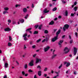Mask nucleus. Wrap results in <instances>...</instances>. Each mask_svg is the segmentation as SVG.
<instances>
[{
    "label": "nucleus",
    "mask_w": 78,
    "mask_h": 78,
    "mask_svg": "<svg viewBox=\"0 0 78 78\" xmlns=\"http://www.w3.org/2000/svg\"><path fill=\"white\" fill-rule=\"evenodd\" d=\"M28 14H27L26 15V16L24 17V19H27L28 18Z\"/></svg>",
    "instance_id": "2f4dec72"
},
{
    "label": "nucleus",
    "mask_w": 78,
    "mask_h": 78,
    "mask_svg": "<svg viewBox=\"0 0 78 78\" xmlns=\"http://www.w3.org/2000/svg\"><path fill=\"white\" fill-rule=\"evenodd\" d=\"M22 75H23V76L25 75V73L24 71H22Z\"/></svg>",
    "instance_id": "72a5a7b5"
},
{
    "label": "nucleus",
    "mask_w": 78,
    "mask_h": 78,
    "mask_svg": "<svg viewBox=\"0 0 78 78\" xmlns=\"http://www.w3.org/2000/svg\"><path fill=\"white\" fill-rule=\"evenodd\" d=\"M39 62L40 63L41 62V59L40 58H37L36 59V64H37V63H39Z\"/></svg>",
    "instance_id": "20e7f679"
},
{
    "label": "nucleus",
    "mask_w": 78,
    "mask_h": 78,
    "mask_svg": "<svg viewBox=\"0 0 78 78\" xmlns=\"http://www.w3.org/2000/svg\"><path fill=\"white\" fill-rule=\"evenodd\" d=\"M47 10V9H45L44 10V13H47L48 12H49V10Z\"/></svg>",
    "instance_id": "f8f14e48"
},
{
    "label": "nucleus",
    "mask_w": 78,
    "mask_h": 78,
    "mask_svg": "<svg viewBox=\"0 0 78 78\" xmlns=\"http://www.w3.org/2000/svg\"><path fill=\"white\" fill-rule=\"evenodd\" d=\"M29 65L30 66H34V61L33 60H31L30 63H29Z\"/></svg>",
    "instance_id": "7ed1b4c3"
},
{
    "label": "nucleus",
    "mask_w": 78,
    "mask_h": 78,
    "mask_svg": "<svg viewBox=\"0 0 78 78\" xmlns=\"http://www.w3.org/2000/svg\"><path fill=\"white\" fill-rule=\"evenodd\" d=\"M39 27L38 25H36L35 26V28H36V29H37V27Z\"/></svg>",
    "instance_id": "37998d69"
},
{
    "label": "nucleus",
    "mask_w": 78,
    "mask_h": 78,
    "mask_svg": "<svg viewBox=\"0 0 78 78\" xmlns=\"http://www.w3.org/2000/svg\"><path fill=\"white\" fill-rule=\"evenodd\" d=\"M8 45L9 47H11L12 45V44L10 42H9L8 43Z\"/></svg>",
    "instance_id": "5701e85b"
},
{
    "label": "nucleus",
    "mask_w": 78,
    "mask_h": 78,
    "mask_svg": "<svg viewBox=\"0 0 78 78\" xmlns=\"http://www.w3.org/2000/svg\"><path fill=\"white\" fill-rule=\"evenodd\" d=\"M66 36V35H63L62 37V39H64V37H65Z\"/></svg>",
    "instance_id": "4d7b16f0"
},
{
    "label": "nucleus",
    "mask_w": 78,
    "mask_h": 78,
    "mask_svg": "<svg viewBox=\"0 0 78 78\" xmlns=\"http://www.w3.org/2000/svg\"><path fill=\"white\" fill-rule=\"evenodd\" d=\"M48 33V31L47 30H45L44 31V33L45 34H47V33Z\"/></svg>",
    "instance_id": "393cba45"
},
{
    "label": "nucleus",
    "mask_w": 78,
    "mask_h": 78,
    "mask_svg": "<svg viewBox=\"0 0 78 78\" xmlns=\"http://www.w3.org/2000/svg\"><path fill=\"white\" fill-rule=\"evenodd\" d=\"M57 56V55L55 54V55H52L51 57L52 59H54V58H55V57Z\"/></svg>",
    "instance_id": "4468645a"
},
{
    "label": "nucleus",
    "mask_w": 78,
    "mask_h": 78,
    "mask_svg": "<svg viewBox=\"0 0 78 78\" xmlns=\"http://www.w3.org/2000/svg\"><path fill=\"white\" fill-rule=\"evenodd\" d=\"M4 78H7V76H6V75H5Z\"/></svg>",
    "instance_id": "338daca9"
},
{
    "label": "nucleus",
    "mask_w": 78,
    "mask_h": 78,
    "mask_svg": "<svg viewBox=\"0 0 78 78\" xmlns=\"http://www.w3.org/2000/svg\"><path fill=\"white\" fill-rule=\"evenodd\" d=\"M60 33H61V30L59 29L58 31L56 33V37L58 38V36L59 35V34H60Z\"/></svg>",
    "instance_id": "423d86ee"
},
{
    "label": "nucleus",
    "mask_w": 78,
    "mask_h": 78,
    "mask_svg": "<svg viewBox=\"0 0 78 78\" xmlns=\"http://www.w3.org/2000/svg\"><path fill=\"white\" fill-rule=\"evenodd\" d=\"M34 78H37V77L36 76V75H34Z\"/></svg>",
    "instance_id": "774afa93"
},
{
    "label": "nucleus",
    "mask_w": 78,
    "mask_h": 78,
    "mask_svg": "<svg viewBox=\"0 0 78 78\" xmlns=\"http://www.w3.org/2000/svg\"><path fill=\"white\" fill-rule=\"evenodd\" d=\"M10 30H11V29L9 28H7L4 29V31H9Z\"/></svg>",
    "instance_id": "6e6552de"
},
{
    "label": "nucleus",
    "mask_w": 78,
    "mask_h": 78,
    "mask_svg": "<svg viewBox=\"0 0 78 78\" xmlns=\"http://www.w3.org/2000/svg\"><path fill=\"white\" fill-rule=\"evenodd\" d=\"M37 69H41V66H37Z\"/></svg>",
    "instance_id": "c03bdc74"
},
{
    "label": "nucleus",
    "mask_w": 78,
    "mask_h": 78,
    "mask_svg": "<svg viewBox=\"0 0 78 78\" xmlns=\"http://www.w3.org/2000/svg\"><path fill=\"white\" fill-rule=\"evenodd\" d=\"M69 27V25L68 24H66L64 25V27H63V29L64 31H66V29H68Z\"/></svg>",
    "instance_id": "f257e3e1"
},
{
    "label": "nucleus",
    "mask_w": 78,
    "mask_h": 78,
    "mask_svg": "<svg viewBox=\"0 0 78 78\" xmlns=\"http://www.w3.org/2000/svg\"><path fill=\"white\" fill-rule=\"evenodd\" d=\"M19 21L21 23H23L24 22V20L23 19H21L19 20Z\"/></svg>",
    "instance_id": "ddd939ff"
},
{
    "label": "nucleus",
    "mask_w": 78,
    "mask_h": 78,
    "mask_svg": "<svg viewBox=\"0 0 78 78\" xmlns=\"http://www.w3.org/2000/svg\"><path fill=\"white\" fill-rule=\"evenodd\" d=\"M46 39H44L43 40V41H42V42H44L45 41H46Z\"/></svg>",
    "instance_id": "13d9d810"
},
{
    "label": "nucleus",
    "mask_w": 78,
    "mask_h": 78,
    "mask_svg": "<svg viewBox=\"0 0 78 78\" xmlns=\"http://www.w3.org/2000/svg\"><path fill=\"white\" fill-rule=\"evenodd\" d=\"M8 21L9 23H11V20H9Z\"/></svg>",
    "instance_id": "79ce46f5"
},
{
    "label": "nucleus",
    "mask_w": 78,
    "mask_h": 78,
    "mask_svg": "<svg viewBox=\"0 0 78 78\" xmlns=\"http://www.w3.org/2000/svg\"><path fill=\"white\" fill-rule=\"evenodd\" d=\"M76 4H77V2H75L74 3V5H76Z\"/></svg>",
    "instance_id": "8fccbe9b"
},
{
    "label": "nucleus",
    "mask_w": 78,
    "mask_h": 78,
    "mask_svg": "<svg viewBox=\"0 0 78 78\" xmlns=\"http://www.w3.org/2000/svg\"><path fill=\"white\" fill-rule=\"evenodd\" d=\"M76 71H74L73 73V74L74 75H76Z\"/></svg>",
    "instance_id": "864d4df0"
},
{
    "label": "nucleus",
    "mask_w": 78,
    "mask_h": 78,
    "mask_svg": "<svg viewBox=\"0 0 78 78\" xmlns=\"http://www.w3.org/2000/svg\"><path fill=\"white\" fill-rule=\"evenodd\" d=\"M28 68V65L27 64H26L24 66V68L27 69Z\"/></svg>",
    "instance_id": "b1692460"
},
{
    "label": "nucleus",
    "mask_w": 78,
    "mask_h": 78,
    "mask_svg": "<svg viewBox=\"0 0 78 78\" xmlns=\"http://www.w3.org/2000/svg\"><path fill=\"white\" fill-rule=\"evenodd\" d=\"M44 77H46L47 76V74H44Z\"/></svg>",
    "instance_id": "bf43d9fd"
},
{
    "label": "nucleus",
    "mask_w": 78,
    "mask_h": 78,
    "mask_svg": "<svg viewBox=\"0 0 78 78\" xmlns=\"http://www.w3.org/2000/svg\"><path fill=\"white\" fill-rule=\"evenodd\" d=\"M57 10V8L56 7H55L52 9V11H55Z\"/></svg>",
    "instance_id": "aec40b11"
},
{
    "label": "nucleus",
    "mask_w": 78,
    "mask_h": 78,
    "mask_svg": "<svg viewBox=\"0 0 78 78\" xmlns=\"http://www.w3.org/2000/svg\"><path fill=\"white\" fill-rule=\"evenodd\" d=\"M47 69H48L47 68H45L44 69V72L47 71Z\"/></svg>",
    "instance_id": "58836bf2"
},
{
    "label": "nucleus",
    "mask_w": 78,
    "mask_h": 78,
    "mask_svg": "<svg viewBox=\"0 0 78 78\" xmlns=\"http://www.w3.org/2000/svg\"><path fill=\"white\" fill-rule=\"evenodd\" d=\"M57 30H58V29H54L53 30L54 33H56V31H57Z\"/></svg>",
    "instance_id": "e433bc0d"
},
{
    "label": "nucleus",
    "mask_w": 78,
    "mask_h": 78,
    "mask_svg": "<svg viewBox=\"0 0 78 78\" xmlns=\"http://www.w3.org/2000/svg\"><path fill=\"white\" fill-rule=\"evenodd\" d=\"M41 41V39H39L38 40H37V42H40Z\"/></svg>",
    "instance_id": "c9c22d12"
},
{
    "label": "nucleus",
    "mask_w": 78,
    "mask_h": 78,
    "mask_svg": "<svg viewBox=\"0 0 78 78\" xmlns=\"http://www.w3.org/2000/svg\"><path fill=\"white\" fill-rule=\"evenodd\" d=\"M70 44H72V43H73V40H71L70 41Z\"/></svg>",
    "instance_id": "49530a36"
},
{
    "label": "nucleus",
    "mask_w": 78,
    "mask_h": 78,
    "mask_svg": "<svg viewBox=\"0 0 78 78\" xmlns=\"http://www.w3.org/2000/svg\"><path fill=\"white\" fill-rule=\"evenodd\" d=\"M70 65V63L69 62H68L67 63L66 66L67 67H69V66Z\"/></svg>",
    "instance_id": "a211bd4d"
},
{
    "label": "nucleus",
    "mask_w": 78,
    "mask_h": 78,
    "mask_svg": "<svg viewBox=\"0 0 78 78\" xmlns=\"http://www.w3.org/2000/svg\"><path fill=\"white\" fill-rule=\"evenodd\" d=\"M26 48H27V47H26V46L25 45H24V49H25V50L26 49Z\"/></svg>",
    "instance_id": "6e6d98bb"
},
{
    "label": "nucleus",
    "mask_w": 78,
    "mask_h": 78,
    "mask_svg": "<svg viewBox=\"0 0 78 78\" xmlns=\"http://www.w3.org/2000/svg\"><path fill=\"white\" fill-rule=\"evenodd\" d=\"M34 4H32V8H34Z\"/></svg>",
    "instance_id": "09e8293b"
},
{
    "label": "nucleus",
    "mask_w": 78,
    "mask_h": 78,
    "mask_svg": "<svg viewBox=\"0 0 78 78\" xmlns=\"http://www.w3.org/2000/svg\"><path fill=\"white\" fill-rule=\"evenodd\" d=\"M51 73H52V74H53V73H54V71H53V70H51Z\"/></svg>",
    "instance_id": "052dcab7"
},
{
    "label": "nucleus",
    "mask_w": 78,
    "mask_h": 78,
    "mask_svg": "<svg viewBox=\"0 0 78 78\" xmlns=\"http://www.w3.org/2000/svg\"><path fill=\"white\" fill-rule=\"evenodd\" d=\"M41 73L42 72H41V71H38V76H41V75H42V74Z\"/></svg>",
    "instance_id": "9d476101"
},
{
    "label": "nucleus",
    "mask_w": 78,
    "mask_h": 78,
    "mask_svg": "<svg viewBox=\"0 0 78 78\" xmlns=\"http://www.w3.org/2000/svg\"><path fill=\"white\" fill-rule=\"evenodd\" d=\"M74 56H75L76 55V53H77V48H76L75 47L74 48Z\"/></svg>",
    "instance_id": "39448f33"
},
{
    "label": "nucleus",
    "mask_w": 78,
    "mask_h": 78,
    "mask_svg": "<svg viewBox=\"0 0 78 78\" xmlns=\"http://www.w3.org/2000/svg\"><path fill=\"white\" fill-rule=\"evenodd\" d=\"M31 29H32L31 28L27 29L26 30V32H28V31H30V30H31Z\"/></svg>",
    "instance_id": "2eb2a0df"
},
{
    "label": "nucleus",
    "mask_w": 78,
    "mask_h": 78,
    "mask_svg": "<svg viewBox=\"0 0 78 78\" xmlns=\"http://www.w3.org/2000/svg\"><path fill=\"white\" fill-rule=\"evenodd\" d=\"M62 64H61L58 67V69H60L61 67H62Z\"/></svg>",
    "instance_id": "f704fd0d"
},
{
    "label": "nucleus",
    "mask_w": 78,
    "mask_h": 78,
    "mask_svg": "<svg viewBox=\"0 0 78 78\" xmlns=\"http://www.w3.org/2000/svg\"><path fill=\"white\" fill-rule=\"evenodd\" d=\"M26 36H27V34H24L23 36V37H25Z\"/></svg>",
    "instance_id": "c85d7f7f"
},
{
    "label": "nucleus",
    "mask_w": 78,
    "mask_h": 78,
    "mask_svg": "<svg viewBox=\"0 0 78 78\" xmlns=\"http://www.w3.org/2000/svg\"><path fill=\"white\" fill-rule=\"evenodd\" d=\"M8 12L7 11H4V12H3V14H5L6 13H8Z\"/></svg>",
    "instance_id": "7c9ffc66"
},
{
    "label": "nucleus",
    "mask_w": 78,
    "mask_h": 78,
    "mask_svg": "<svg viewBox=\"0 0 78 78\" xmlns=\"http://www.w3.org/2000/svg\"><path fill=\"white\" fill-rule=\"evenodd\" d=\"M66 50H68V48H67V47H65L64 50V51H66Z\"/></svg>",
    "instance_id": "4c0bfd02"
},
{
    "label": "nucleus",
    "mask_w": 78,
    "mask_h": 78,
    "mask_svg": "<svg viewBox=\"0 0 78 78\" xmlns=\"http://www.w3.org/2000/svg\"><path fill=\"white\" fill-rule=\"evenodd\" d=\"M71 16L72 17H73V16H74V14L73 13H71Z\"/></svg>",
    "instance_id": "a18cd8bd"
},
{
    "label": "nucleus",
    "mask_w": 78,
    "mask_h": 78,
    "mask_svg": "<svg viewBox=\"0 0 78 78\" xmlns=\"http://www.w3.org/2000/svg\"><path fill=\"white\" fill-rule=\"evenodd\" d=\"M28 72H29L30 73H31L32 72H33V71L32 70H31V69H29L28 70Z\"/></svg>",
    "instance_id": "c756f323"
},
{
    "label": "nucleus",
    "mask_w": 78,
    "mask_h": 78,
    "mask_svg": "<svg viewBox=\"0 0 78 78\" xmlns=\"http://www.w3.org/2000/svg\"><path fill=\"white\" fill-rule=\"evenodd\" d=\"M36 54H35L33 55V57L34 58H35V57H36Z\"/></svg>",
    "instance_id": "5fc2aeb1"
},
{
    "label": "nucleus",
    "mask_w": 78,
    "mask_h": 78,
    "mask_svg": "<svg viewBox=\"0 0 78 78\" xmlns=\"http://www.w3.org/2000/svg\"><path fill=\"white\" fill-rule=\"evenodd\" d=\"M27 11V9L26 8H24L23 9V12H26Z\"/></svg>",
    "instance_id": "dca6fc26"
},
{
    "label": "nucleus",
    "mask_w": 78,
    "mask_h": 78,
    "mask_svg": "<svg viewBox=\"0 0 78 78\" xmlns=\"http://www.w3.org/2000/svg\"><path fill=\"white\" fill-rule=\"evenodd\" d=\"M65 16H68V12L67 11V10H66L65 12Z\"/></svg>",
    "instance_id": "412c9836"
},
{
    "label": "nucleus",
    "mask_w": 78,
    "mask_h": 78,
    "mask_svg": "<svg viewBox=\"0 0 78 78\" xmlns=\"http://www.w3.org/2000/svg\"><path fill=\"white\" fill-rule=\"evenodd\" d=\"M61 17H61V16H59L58 17V19H61Z\"/></svg>",
    "instance_id": "e2e57ef3"
},
{
    "label": "nucleus",
    "mask_w": 78,
    "mask_h": 78,
    "mask_svg": "<svg viewBox=\"0 0 78 78\" xmlns=\"http://www.w3.org/2000/svg\"><path fill=\"white\" fill-rule=\"evenodd\" d=\"M4 9L5 11H8L9 10V8H5Z\"/></svg>",
    "instance_id": "bb28decb"
},
{
    "label": "nucleus",
    "mask_w": 78,
    "mask_h": 78,
    "mask_svg": "<svg viewBox=\"0 0 78 78\" xmlns=\"http://www.w3.org/2000/svg\"><path fill=\"white\" fill-rule=\"evenodd\" d=\"M62 4H65V3H66V2L64 1V0H62Z\"/></svg>",
    "instance_id": "a878e982"
},
{
    "label": "nucleus",
    "mask_w": 78,
    "mask_h": 78,
    "mask_svg": "<svg viewBox=\"0 0 78 78\" xmlns=\"http://www.w3.org/2000/svg\"><path fill=\"white\" fill-rule=\"evenodd\" d=\"M19 6H20V5H18V4H16V5L15 7L16 8H17V7H19Z\"/></svg>",
    "instance_id": "ea45409f"
},
{
    "label": "nucleus",
    "mask_w": 78,
    "mask_h": 78,
    "mask_svg": "<svg viewBox=\"0 0 78 78\" xmlns=\"http://www.w3.org/2000/svg\"><path fill=\"white\" fill-rule=\"evenodd\" d=\"M64 42V40H60L59 41V42L58 43V44L61 45V44H62V42Z\"/></svg>",
    "instance_id": "9b49d317"
},
{
    "label": "nucleus",
    "mask_w": 78,
    "mask_h": 78,
    "mask_svg": "<svg viewBox=\"0 0 78 78\" xmlns=\"http://www.w3.org/2000/svg\"><path fill=\"white\" fill-rule=\"evenodd\" d=\"M36 48V45H33L32 46V48Z\"/></svg>",
    "instance_id": "de8ad7c7"
},
{
    "label": "nucleus",
    "mask_w": 78,
    "mask_h": 78,
    "mask_svg": "<svg viewBox=\"0 0 78 78\" xmlns=\"http://www.w3.org/2000/svg\"><path fill=\"white\" fill-rule=\"evenodd\" d=\"M9 41H12V38H11V36H9Z\"/></svg>",
    "instance_id": "cd10ccee"
},
{
    "label": "nucleus",
    "mask_w": 78,
    "mask_h": 78,
    "mask_svg": "<svg viewBox=\"0 0 78 78\" xmlns=\"http://www.w3.org/2000/svg\"><path fill=\"white\" fill-rule=\"evenodd\" d=\"M5 68H6L8 66V63H5Z\"/></svg>",
    "instance_id": "f3484780"
},
{
    "label": "nucleus",
    "mask_w": 78,
    "mask_h": 78,
    "mask_svg": "<svg viewBox=\"0 0 78 78\" xmlns=\"http://www.w3.org/2000/svg\"><path fill=\"white\" fill-rule=\"evenodd\" d=\"M24 75L25 76H27L28 75V74H26Z\"/></svg>",
    "instance_id": "0e129e2a"
},
{
    "label": "nucleus",
    "mask_w": 78,
    "mask_h": 78,
    "mask_svg": "<svg viewBox=\"0 0 78 78\" xmlns=\"http://www.w3.org/2000/svg\"><path fill=\"white\" fill-rule=\"evenodd\" d=\"M54 23H55V22H54V21L52 20L49 23V25H53Z\"/></svg>",
    "instance_id": "1a4fd4ad"
},
{
    "label": "nucleus",
    "mask_w": 78,
    "mask_h": 78,
    "mask_svg": "<svg viewBox=\"0 0 78 78\" xmlns=\"http://www.w3.org/2000/svg\"><path fill=\"white\" fill-rule=\"evenodd\" d=\"M42 26V25H40L39 26V27L38 28V29L39 30H41V28Z\"/></svg>",
    "instance_id": "473e14b6"
},
{
    "label": "nucleus",
    "mask_w": 78,
    "mask_h": 78,
    "mask_svg": "<svg viewBox=\"0 0 78 78\" xmlns=\"http://www.w3.org/2000/svg\"><path fill=\"white\" fill-rule=\"evenodd\" d=\"M33 34H38V31H34V33Z\"/></svg>",
    "instance_id": "6ab92c4d"
},
{
    "label": "nucleus",
    "mask_w": 78,
    "mask_h": 78,
    "mask_svg": "<svg viewBox=\"0 0 78 78\" xmlns=\"http://www.w3.org/2000/svg\"><path fill=\"white\" fill-rule=\"evenodd\" d=\"M59 76V75L58 74L56 76H54L53 78H56V77L57 76Z\"/></svg>",
    "instance_id": "603ef678"
},
{
    "label": "nucleus",
    "mask_w": 78,
    "mask_h": 78,
    "mask_svg": "<svg viewBox=\"0 0 78 78\" xmlns=\"http://www.w3.org/2000/svg\"><path fill=\"white\" fill-rule=\"evenodd\" d=\"M24 41H27V37H24Z\"/></svg>",
    "instance_id": "3c124183"
},
{
    "label": "nucleus",
    "mask_w": 78,
    "mask_h": 78,
    "mask_svg": "<svg viewBox=\"0 0 78 78\" xmlns=\"http://www.w3.org/2000/svg\"><path fill=\"white\" fill-rule=\"evenodd\" d=\"M50 49V46H48L47 47L44 48V51L45 52H46L48 50Z\"/></svg>",
    "instance_id": "0eeeda50"
},
{
    "label": "nucleus",
    "mask_w": 78,
    "mask_h": 78,
    "mask_svg": "<svg viewBox=\"0 0 78 78\" xmlns=\"http://www.w3.org/2000/svg\"><path fill=\"white\" fill-rule=\"evenodd\" d=\"M78 9V7H75L74 8V10L75 11H77V9Z\"/></svg>",
    "instance_id": "4be33fe9"
},
{
    "label": "nucleus",
    "mask_w": 78,
    "mask_h": 78,
    "mask_svg": "<svg viewBox=\"0 0 78 78\" xmlns=\"http://www.w3.org/2000/svg\"><path fill=\"white\" fill-rule=\"evenodd\" d=\"M76 37H77L78 36V33L77 32H76Z\"/></svg>",
    "instance_id": "680f3d73"
},
{
    "label": "nucleus",
    "mask_w": 78,
    "mask_h": 78,
    "mask_svg": "<svg viewBox=\"0 0 78 78\" xmlns=\"http://www.w3.org/2000/svg\"><path fill=\"white\" fill-rule=\"evenodd\" d=\"M12 23H13V24H16V22L13 21Z\"/></svg>",
    "instance_id": "69168bd1"
},
{
    "label": "nucleus",
    "mask_w": 78,
    "mask_h": 78,
    "mask_svg": "<svg viewBox=\"0 0 78 78\" xmlns=\"http://www.w3.org/2000/svg\"><path fill=\"white\" fill-rule=\"evenodd\" d=\"M69 52V50H68V51H66L65 52H64L66 54L68 53V52Z\"/></svg>",
    "instance_id": "a19ab883"
},
{
    "label": "nucleus",
    "mask_w": 78,
    "mask_h": 78,
    "mask_svg": "<svg viewBox=\"0 0 78 78\" xmlns=\"http://www.w3.org/2000/svg\"><path fill=\"white\" fill-rule=\"evenodd\" d=\"M58 37H55L54 38H53L51 40V41L53 42H55L56 41H57L58 40Z\"/></svg>",
    "instance_id": "f03ea898"
}]
</instances>
